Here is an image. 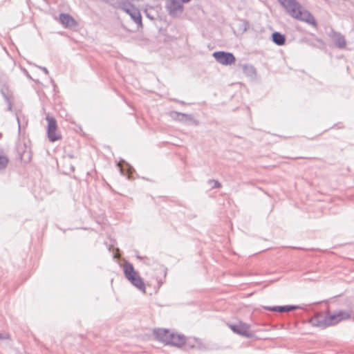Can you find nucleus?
Instances as JSON below:
<instances>
[{
    "label": "nucleus",
    "mask_w": 354,
    "mask_h": 354,
    "mask_svg": "<svg viewBox=\"0 0 354 354\" xmlns=\"http://www.w3.org/2000/svg\"><path fill=\"white\" fill-rule=\"evenodd\" d=\"M284 8L287 13L292 18L304 21L314 28L317 27V23L313 15L304 9L297 0H277Z\"/></svg>",
    "instance_id": "f257e3e1"
},
{
    "label": "nucleus",
    "mask_w": 354,
    "mask_h": 354,
    "mask_svg": "<svg viewBox=\"0 0 354 354\" xmlns=\"http://www.w3.org/2000/svg\"><path fill=\"white\" fill-rule=\"evenodd\" d=\"M351 316L350 312L339 310L335 311L332 314H327L322 320H318L317 317L313 318L311 322L314 326L325 328L335 325L342 321L347 320L351 318Z\"/></svg>",
    "instance_id": "f03ea898"
},
{
    "label": "nucleus",
    "mask_w": 354,
    "mask_h": 354,
    "mask_svg": "<svg viewBox=\"0 0 354 354\" xmlns=\"http://www.w3.org/2000/svg\"><path fill=\"white\" fill-rule=\"evenodd\" d=\"M124 272L126 278L131 283L133 286L143 292H145V284L143 282L142 278L135 271L134 268L131 263H124Z\"/></svg>",
    "instance_id": "7ed1b4c3"
},
{
    "label": "nucleus",
    "mask_w": 354,
    "mask_h": 354,
    "mask_svg": "<svg viewBox=\"0 0 354 354\" xmlns=\"http://www.w3.org/2000/svg\"><path fill=\"white\" fill-rule=\"evenodd\" d=\"M183 2L181 0H167L166 9L172 17H177L183 11Z\"/></svg>",
    "instance_id": "20e7f679"
},
{
    "label": "nucleus",
    "mask_w": 354,
    "mask_h": 354,
    "mask_svg": "<svg viewBox=\"0 0 354 354\" xmlns=\"http://www.w3.org/2000/svg\"><path fill=\"white\" fill-rule=\"evenodd\" d=\"M212 55L216 62L222 65H231L236 61V58L232 53L216 51Z\"/></svg>",
    "instance_id": "39448f33"
},
{
    "label": "nucleus",
    "mask_w": 354,
    "mask_h": 354,
    "mask_svg": "<svg viewBox=\"0 0 354 354\" xmlns=\"http://www.w3.org/2000/svg\"><path fill=\"white\" fill-rule=\"evenodd\" d=\"M48 121L47 134L50 142H55L61 139V136L56 133L57 121L56 120L48 115L46 118Z\"/></svg>",
    "instance_id": "423d86ee"
},
{
    "label": "nucleus",
    "mask_w": 354,
    "mask_h": 354,
    "mask_svg": "<svg viewBox=\"0 0 354 354\" xmlns=\"http://www.w3.org/2000/svg\"><path fill=\"white\" fill-rule=\"evenodd\" d=\"M0 91L8 105V110L11 111L12 110V103L14 100L12 91L6 84L1 85Z\"/></svg>",
    "instance_id": "0eeeda50"
},
{
    "label": "nucleus",
    "mask_w": 354,
    "mask_h": 354,
    "mask_svg": "<svg viewBox=\"0 0 354 354\" xmlns=\"http://www.w3.org/2000/svg\"><path fill=\"white\" fill-rule=\"evenodd\" d=\"M230 328L236 334L245 337H252L253 334L250 331V327L246 324H240L237 325H231Z\"/></svg>",
    "instance_id": "6e6552de"
},
{
    "label": "nucleus",
    "mask_w": 354,
    "mask_h": 354,
    "mask_svg": "<svg viewBox=\"0 0 354 354\" xmlns=\"http://www.w3.org/2000/svg\"><path fill=\"white\" fill-rule=\"evenodd\" d=\"M186 342V337L180 334H176L171 332L169 335L167 345L180 347L184 345Z\"/></svg>",
    "instance_id": "1a4fd4ad"
},
{
    "label": "nucleus",
    "mask_w": 354,
    "mask_h": 354,
    "mask_svg": "<svg viewBox=\"0 0 354 354\" xmlns=\"http://www.w3.org/2000/svg\"><path fill=\"white\" fill-rule=\"evenodd\" d=\"M170 331L169 330L158 328L154 330V335L157 339L159 341L164 342L167 344L169 339V335H170Z\"/></svg>",
    "instance_id": "9d476101"
},
{
    "label": "nucleus",
    "mask_w": 354,
    "mask_h": 354,
    "mask_svg": "<svg viewBox=\"0 0 354 354\" xmlns=\"http://www.w3.org/2000/svg\"><path fill=\"white\" fill-rule=\"evenodd\" d=\"M127 13H128L131 19L138 26H142V17L140 11L136 8H131L125 9Z\"/></svg>",
    "instance_id": "9b49d317"
},
{
    "label": "nucleus",
    "mask_w": 354,
    "mask_h": 354,
    "mask_svg": "<svg viewBox=\"0 0 354 354\" xmlns=\"http://www.w3.org/2000/svg\"><path fill=\"white\" fill-rule=\"evenodd\" d=\"M170 116L174 120L183 122L194 120V118L191 115L180 113L178 111H171L170 113Z\"/></svg>",
    "instance_id": "f8f14e48"
},
{
    "label": "nucleus",
    "mask_w": 354,
    "mask_h": 354,
    "mask_svg": "<svg viewBox=\"0 0 354 354\" xmlns=\"http://www.w3.org/2000/svg\"><path fill=\"white\" fill-rule=\"evenodd\" d=\"M59 20L66 28H72L76 24L75 19L68 14L61 13Z\"/></svg>",
    "instance_id": "ddd939ff"
},
{
    "label": "nucleus",
    "mask_w": 354,
    "mask_h": 354,
    "mask_svg": "<svg viewBox=\"0 0 354 354\" xmlns=\"http://www.w3.org/2000/svg\"><path fill=\"white\" fill-rule=\"evenodd\" d=\"M272 40L275 44L282 46L286 42V37L284 35L279 32H274L272 35Z\"/></svg>",
    "instance_id": "4468645a"
},
{
    "label": "nucleus",
    "mask_w": 354,
    "mask_h": 354,
    "mask_svg": "<svg viewBox=\"0 0 354 354\" xmlns=\"http://www.w3.org/2000/svg\"><path fill=\"white\" fill-rule=\"evenodd\" d=\"M242 68L243 73L248 77H254L257 75L256 69L252 64H243Z\"/></svg>",
    "instance_id": "2eb2a0df"
},
{
    "label": "nucleus",
    "mask_w": 354,
    "mask_h": 354,
    "mask_svg": "<svg viewBox=\"0 0 354 354\" xmlns=\"http://www.w3.org/2000/svg\"><path fill=\"white\" fill-rule=\"evenodd\" d=\"M334 39L335 44L338 48H343L346 46V39L340 33H335Z\"/></svg>",
    "instance_id": "dca6fc26"
},
{
    "label": "nucleus",
    "mask_w": 354,
    "mask_h": 354,
    "mask_svg": "<svg viewBox=\"0 0 354 354\" xmlns=\"http://www.w3.org/2000/svg\"><path fill=\"white\" fill-rule=\"evenodd\" d=\"M8 162L9 160L8 157L4 155L3 150L0 148V170L6 169Z\"/></svg>",
    "instance_id": "f3484780"
},
{
    "label": "nucleus",
    "mask_w": 354,
    "mask_h": 354,
    "mask_svg": "<svg viewBox=\"0 0 354 354\" xmlns=\"http://www.w3.org/2000/svg\"><path fill=\"white\" fill-rule=\"evenodd\" d=\"M297 308L296 306H277V312L283 313L289 312Z\"/></svg>",
    "instance_id": "a211bd4d"
},
{
    "label": "nucleus",
    "mask_w": 354,
    "mask_h": 354,
    "mask_svg": "<svg viewBox=\"0 0 354 354\" xmlns=\"http://www.w3.org/2000/svg\"><path fill=\"white\" fill-rule=\"evenodd\" d=\"M208 183L211 185L212 188H220L221 184L216 180L211 179L208 180Z\"/></svg>",
    "instance_id": "6ab92c4d"
},
{
    "label": "nucleus",
    "mask_w": 354,
    "mask_h": 354,
    "mask_svg": "<svg viewBox=\"0 0 354 354\" xmlns=\"http://www.w3.org/2000/svg\"><path fill=\"white\" fill-rule=\"evenodd\" d=\"M9 338H10V335L8 333H6V332L1 333L0 332V339H8Z\"/></svg>",
    "instance_id": "aec40b11"
},
{
    "label": "nucleus",
    "mask_w": 354,
    "mask_h": 354,
    "mask_svg": "<svg viewBox=\"0 0 354 354\" xmlns=\"http://www.w3.org/2000/svg\"><path fill=\"white\" fill-rule=\"evenodd\" d=\"M263 308L268 310L277 312V306H264Z\"/></svg>",
    "instance_id": "412c9836"
},
{
    "label": "nucleus",
    "mask_w": 354,
    "mask_h": 354,
    "mask_svg": "<svg viewBox=\"0 0 354 354\" xmlns=\"http://www.w3.org/2000/svg\"><path fill=\"white\" fill-rule=\"evenodd\" d=\"M39 68L44 71L45 73V74L48 75V69L46 68V67H44V66H39Z\"/></svg>",
    "instance_id": "4be33fe9"
},
{
    "label": "nucleus",
    "mask_w": 354,
    "mask_h": 354,
    "mask_svg": "<svg viewBox=\"0 0 354 354\" xmlns=\"http://www.w3.org/2000/svg\"><path fill=\"white\" fill-rule=\"evenodd\" d=\"M118 167L120 168V170L121 174L124 175V171H123V169H122V166L121 162H119V163L118 164Z\"/></svg>",
    "instance_id": "5701e85b"
},
{
    "label": "nucleus",
    "mask_w": 354,
    "mask_h": 354,
    "mask_svg": "<svg viewBox=\"0 0 354 354\" xmlns=\"http://www.w3.org/2000/svg\"><path fill=\"white\" fill-rule=\"evenodd\" d=\"M244 24H245L244 30H246L247 28H248L249 24H248V22H247V21H244Z\"/></svg>",
    "instance_id": "b1692460"
},
{
    "label": "nucleus",
    "mask_w": 354,
    "mask_h": 354,
    "mask_svg": "<svg viewBox=\"0 0 354 354\" xmlns=\"http://www.w3.org/2000/svg\"><path fill=\"white\" fill-rule=\"evenodd\" d=\"M183 3H188L191 0H181Z\"/></svg>",
    "instance_id": "393cba45"
}]
</instances>
